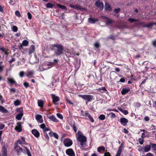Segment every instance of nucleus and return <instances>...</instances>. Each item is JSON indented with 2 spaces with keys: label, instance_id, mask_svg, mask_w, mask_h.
<instances>
[{
  "label": "nucleus",
  "instance_id": "obj_1",
  "mask_svg": "<svg viewBox=\"0 0 156 156\" xmlns=\"http://www.w3.org/2000/svg\"><path fill=\"white\" fill-rule=\"evenodd\" d=\"M52 46L57 48L56 50L55 51L56 55H59L62 54L64 49L62 45L56 43L53 44Z\"/></svg>",
  "mask_w": 156,
  "mask_h": 156
},
{
  "label": "nucleus",
  "instance_id": "obj_2",
  "mask_svg": "<svg viewBox=\"0 0 156 156\" xmlns=\"http://www.w3.org/2000/svg\"><path fill=\"white\" fill-rule=\"evenodd\" d=\"M81 134L82 133L78 131L77 133V135L76 137L78 141L80 143V145L83 146V143L86 141L87 139L85 136L82 135Z\"/></svg>",
  "mask_w": 156,
  "mask_h": 156
},
{
  "label": "nucleus",
  "instance_id": "obj_3",
  "mask_svg": "<svg viewBox=\"0 0 156 156\" xmlns=\"http://www.w3.org/2000/svg\"><path fill=\"white\" fill-rule=\"evenodd\" d=\"M78 96L79 97L82 98L86 101V104H87V102L91 101L94 98L93 96L90 94H79Z\"/></svg>",
  "mask_w": 156,
  "mask_h": 156
},
{
  "label": "nucleus",
  "instance_id": "obj_4",
  "mask_svg": "<svg viewBox=\"0 0 156 156\" xmlns=\"http://www.w3.org/2000/svg\"><path fill=\"white\" fill-rule=\"evenodd\" d=\"M17 112H19V113L16 116V119L20 120L21 119L23 115V110L22 108H19L16 109Z\"/></svg>",
  "mask_w": 156,
  "mask_h": 156
},
{
  "label": "nucleus",
  "instance_id": "obj_5",
  "mask_svg": "<svg viewBox=\"0 0 156 156\" xmlns=\"http://www.w3.org/2000/svg\"><path fill=\"white\" fill-rule=\"evenodd\" d=\"M14 150L16 151L18 155H19L22 152H23L22 149L17 144V143L15 144Z\"/></svg>",
  "mask_w": 156,
  "mask_h": 156
},
{
  "label": "nucleus",
  "instance_id": "obj_6",
  "mask_svg": "<svg viewBox=\"0 0 156 156\" xmlns=\"http://www.w3.org/2000/svg\"><path fill=\"white\" fill-rule=\"evenodd\" d=\"M63 143L65 146L68 147L71 146L72 145L73 142L71 140L67 138L64 140Z\"/></svg>",
  "mask_w": 156,
  "mask_h": 156
},
{
  "label": "nucleus",
  "instance_id": "obj_7",
  "mask_svg": "<svg viewBox=\"0 0 156 156\" xmlns=\"http://www.w3.org/2000/svg\"><path fill=\"white\" fill-rule=\"evenodd\" d=\"M66 154L70 156H75V154L72 149L69 148L66 150Z\"/></svg>",
  "mask_w": 156,
  "mask_h": 156
},
{
  "label": "nucleus",
  "instance_id": "obj_8",
  "mask_svg": "<svg viewBox=\"0 0 156 156\" xmlns=\"http://www.w3.org/2000/svg\"><path fill=\"white\" fill-rule=\"evenodd\" d=\"M95 5L97 7L100 8V9L102 10L104 8V4L102 2H100L99 1H97L95 4Z\"/></svg>",
  "mask_w": 156,
  "mask_h": 156
},
{
  "label": "nucleus",
  "instance_id": "obj_9",
  "mask_svg": "<svg viewBox=\"0 0 156 156\" xmlns=\"http://www.w3.org/2000/svg\"><path fill=\"white\" fill-rule=\"evenodd\" d=\"M69 6L71 8L76 9V10H84L86 9L85 8H82L81 6L79 5H76L75 6L72 5H69Z\"/></svg>",
  "mask_w": 156,
  "mask_h": 156
},
{
  "label": "nucleus",
  "instance_id": "obj_10",
  "mask_svg": "<svg viewBox=\"0 0 156 156\" xmlns=\"http://www.w3.org/2000/svg\"><path fill=\"white\" fill-rule=\"evenodd\" d=\"M120 122L122 126H125L128 122V121L125 118H121L120 119Z\"/></svg>",
  "mask_w": 156,
  "mask_h": 156
},
{
  "label": "nucleus",
  "instance_id": "obj_11",
  "mask_svg": "<svg viewBox=\"0 0 156 156\" xmlns=\"http://www.w3.org/2000/svg\"><path fill=\"white\" fill-rule=\"evenodd\" d=\"M51 95L52 97L54 103L55 105H57V102L59 100L58 97L55 96V95L53 94H51Z\"/></svg>",
  "mask_w": 156,
  "mask_h": 156
},
{
  "label": "nucleus",
  "instance_id": "obj_12",
  "mask_svg": "<svg viewBox=\"0 0 156 156\" xmlns=\"http://www.w3.org/2000/svg\"><path fill=\"white\" fill-rule=\"evenodd\" d=\"M98 21V19L90 17L88 19V22L89 23L94 24Z\"/></svg>",
  "mask_w": 156,
  "mask_h": 156
},
{
  "label": "nucleus",
  "instance_id": "obj_13",
  "mask_svg": "<svg viewBox=\"0 0 156 156\" xmlns=\"http://www.w3.org/2000/svg\"><path fill=\"white\" fill-rule=\"evenodd\" d=\"M35 119L40 123H42L43 122L42 116L41 115H37L35 116Z\"/></svg>",
  "mask_w": 156,
  "mask_h": 156
},
{
  "label": "nucleus",
  "instance_id": "obj_14",
  "mask_svg": "<svg viewBox=\"0 0 156 156\" xmlns=\"http://www.w3.org/2000/svg\"><path fill=\"white\" fill-rule=\"evenodd\" d=\"M33 134L36 137H38L40 135L39 132L36 129H34L31 131Z\"/></svg>",
  "mask_w": 156,
  "mask_h": 156
},
{
  "label": "nucleus",
  "instance_id": "obj_15",
  "mask_svg": "<svg viewBox=\"0 0 156 156\" xmlns=\"http://www.w3.org/2000/svg\"><path fill=\"white\" fill-rule=\"evenodd\" d=\"M2 156H7V147L5 146H4L2 149Z\"/></svg>",
  "mask_w": 156,
  "mask_h": 156
},
{
  "label": "nucleus",
  "instance_id": "obj_16",
  "mask_svg": "<svg viewBox=\"0 0 156 156\" xmlns=\"http://www.w3.org/2000/svg\"><path fill=\"white\" fill-rule=\"evenodd\" d=\"M130 90L129 88H123L121 91V93L122 95H125Z\"/></svg>",
  "mask_w": 156,
  "mask_h": 156
},
{
  "label": "nucleus",
  "instance_id": "obj_17",
  "mask_svg": "<svg viewBox=\"0 0 156 156\" xmlns=\"http://www.w3.org/2000/svg\"><path fill=\"white\" fill-rule=\"evenodd\" d=\"M34 73V72L33 71H28L27 73V76L29 78H31Z\"/></svg>",
  "mask_w": 156,
  "mask_h": 156
},
{
  "label": "nucleus",
  "instance_id": "obj_18",
  "mask_svg": "<svg viewBox=\"0 0 156 156\" xmlns=\"http://www.w3.org/2000/svg\"><path fill=\"white\" fill-rule=\"evenodd\" d=\"M105 9L107 11H110L112 10V8L111 6L107 2H105Z\"/></svg>",
  "mask_w": 156,
  "mask_h": 156
},
{
  "label": "nucleus",
  "instance_id": "obj_19",
  "mask_svg": "<svg viewBox=\"0 0 156 156\" xmlns=\"http://www.w3.org/2000/svg\"><path fill=\"white\" fill-rule=\"evenodd\" d=\"M8 83L11 84H14L15 85H16L17 84L16 82L13 78H8Z\"/></svg>",
  "mask_w": 156,
  "mask_h": 156
},
{
  "label": "nucleus",
  "instance_id": "obj_20",
  "mask_svg": "<svg viewBox=\"0 0 156 156\" xmlns=\"http://www.w3.org/2000/svg\"><path fill=\"white\" fill-rule=\"evenodd\" d=\"M0 50L4 52L5 55H7L9 53V50L7 49H5L3 47L0 48Z\"/></svg>",
  "mask_w": 156,
  "mask_h": 156
},
{
  "label": "nucleus",
  "instance_id": "obj_21",
  "mask_svg": "<svg viewBox=\"0 0 156 156\" xmlns=\"http://www.w3.org/2000/svg\"><path fill=\"white\" fill-rule=\"evenodd\" d=\"M35 51V46L34 45H31L30 46V48L29 51V54L30 55L33 53Z\"/></svg>",
  "mask_w": 156,
  "mask_h": 156
},
{
  "label": "nucleus",
  "instance_id": "obj_22",
  "mask_svg": "<svg viewBox=\"0 0 156 156\" xmlns=\"http://www.w3.org/2000/svg\"><path fill=\"white\" fill-rule=\"evenodd\" d=\"M0 112L3 113H7L8 110L3 106L0 105Z\"/></svg>",
  "mask_w": 156,
  "mask_h": 156
},
{
  "label": "nucleus",
  "instance_id": "obj_23",
  "mask_svg": "<svg viewBox=\"0 0 156 156\" xmlns=\"http://www.w3.org/2000/svg\"><path fill=\"white\" fill-rule=\"evenodd\" d=\"M48 118L54 122H58V120L53 115L50 116L48 117Z\"/></svg>",
  "mask_w": 156,
  "mask_h": 156
},
{
  "label": "nucleus",
  "instance_id": "obj_24",
  "mask_svg": "<svg viewBox=\"0 0 156 156\" xmlns=\"http://www.w3.org/2000/svg\"><path fill=\"white\" fill-rule=\"evenodd\" d=\"M151 148V146L150 145H146L144 148V151L145 152H147L150 151Z\"/></svg>",
  "mask_w": 156,
  "mask_h": 156
},
{
  "label": "nucleus",
  "instance_id": "obj_25",
  "mask_svg": "<svg viewBox=\"0 0 156 156\" xmlns=\"http://www.w3.org/2000/svg\"><path fill=\"white\" fill-rule=\"evenodd\" d=\"M16 129L18 132H20L22 131L21 125L20 124H19L15 128Z\"/></svg>",
  "mask_w": 156,
  "mask_h": 156
},
{
  "label": "nucleus",
  "instance_id": "obj_26",
  "mask_svg": "<svg viewBox=\"0 0 156 156\" xmlns=\"http://www.w3.org/2000/svg\"><path fill=\"white\" fill-rule=\"evenodd\" d=\"M38 104L39 106L41 107H43V102L41 100H38Z\"/></svg>",
  "mask_w": 156,
  "mask_h": 156
},
{
  "label": "nucleus",
  "instance_id": "obj_27",
  "mask_svg": "<svg viewBox=\"0 0 156 156\" xmlns=\"http://www.w3.org/2000/svg\"><path fill=\"white\" fill-rule=\"evenodd\" d=\"M25 147V150L23 152L24 153L27 152V155L29 156H31V154L30 151H29V150H28V149H27V148L26 147Z\"/></svg>",
  "mask_w": 156,
  "mask_h": 156
},
{
  "label": "nucleus",
  "instance_id": "obj_28",
  "mask_svg": "<svg viewBox=\"0 0 156 156\" xmlns=\"http://www.w3.org/2000/svg\"><path fill=\"white\" fill-rule=\"evenodd\" d=\"M106 23L108 24H110L113 23V20L109 18L106 20Z\"/></svg>",
  "mask_w": 156,
  "mask_h": 156
},
{
  "label": "nucleus",
  "instance_id": "obj_29",
  "mask_svg": "<svg viewBox=\"0 0 156 156\" xmlns=\"http://www.w3.org/2000/svg\"><path fill=\"white\" fill-rule=\"evenodd\" d=\"M57 5L58 7L60 8L61 9H62L64 10L67 9L66 7L64 5H62L60 4H57Z\"/></svg>",
  "mask_w": 156,
  "mask_h": 156
},
{
  "label": "nucleus",
  "instance_id": "obj_30",
  "mask_svg": "<svg viewBox=\"0 0 156 156\" xmlns=\"http://www.w3.org/2000/svg\"><path fill=\"white\" fill-rule=\"evenodd\" d=\"M154 24L153 23H150L147 24L145 26V27H146L148 28H152V26Z\"/></svg>",
  "mask_w": 156,
  "mask_h": 156
},
{
  "label": "nucleus",
  "instance_id": "obj_31",
  "mask_svg": "<svg viewBox=\"0 0 156 156\" xmlns=\"http://www.w3.org/2000/svg\"><path fill=\"white\" fill-rule=\"evenodd\" d=\"M118 109L125 115H126L128 113V112L127 110H123L121 108H118Z\"/></svg>",
  "mask_w": 156,
  "mask_h": 156
},
{
  "label": "nucleus",
  "instance_id": "obj_32",
  "mask_svg": "<svg viewBox=\"0 0 156 156\" xmlns=\"http://www.w3.org/2000/svg\"><path fill=\"white\" fill-rule=\"evenodd\" d=\"M29 42L26 40H24L22 42V44L24 46H27Z\"/></svg>",
  "mask_w": 156,
  "mask_h": 156
},
{
  "label": "nucleus",
  "instance_id": "obj_33",
  "mask_svg": "<svg viewBox=\"0 0 156 156\" xmlns=\"http://www.w3.org/2000/svg\"><path fill=\"white\" fill-rule=\"evenodd\" d=\"M105 147L103 146H101L100 147H99L97 150V151L98 152H100L101 150H102L103 151H104L105 150Z\"/></svg>",
  "mask_w": 156,
  "mask_h": 156
},
{
  "label": "nucleus",
  "instance_id": "obj_34",
  "mask_svg": "<svg viewBox=\"0 0 156 156\" xmlns=\"http://www.w3.org/2000/svg\"><path fill=\"white\" fill-rule=\"evenodd\" d=\"M14 103L15 106H18L20 104V101L19 100L17 99L14 101Z\"/></svg>",
  "mask_w": 156,
  "mask_h": 156
},
{
  "label": "nucleus",
  "instance_id": "obj_35",
  "mask_svg": "<svg viewBox=\"0 0 156 156\" xmlns=\"http://www.w3.org/2000/svg\"><path fill=\"white\" fill-rule=\"evenodd\" d=\"M105 115L101 114V115L98 118L101 120H104L105 119Z\"/></svg>",
  "mask_w": 156,
  "mask_h": 156
},
{
  "label": "nucleus",
  "instance_id": "obj_36",
  "mask_svg": "<svg viewBox=\"0 0 156 156\" xmlns=\"http://www.w3.org/2000/svg\"><path fill=\"white\" fill-rule=\"evenodd\" d=\"M54 6V5L50 3H47L46 7L47 8H52Z\"/></svg>",
  "mask_w": 156,
  "mask_h": 156
},
{
  "label": "nucleus",
  "instance_id": "obj_37",
  "mask_svg": "<svg viewBox=\"0 0 156 156\" xmlns=\"http://www.w3.org/2000/svg\"><path fill=\"white\" fill-rule=\"evenodd\" d=\"M143 138H139V143L141 144L142 145L143 144V143L144 142V140L143 139Z\"/></svg>",
  "mask_w": 156,
  "mask_h": 156
},
{
  "label": "nucleus",
  "instance_id": "obj_38",
  "mask_svg": "<svg viewBox=\"0 0 156 156\" xmlns=\"http://www.w3.org/2000/svg\"><path fill=\"white\" fill-rule=\"evenodd\" d=\"M12 30L14 32H16L17 31L18 28L16 26H14L12 27Z\"/></svg>",
  "mask_w": 156,
  "mask_h": 156
},
{
  "label": "nucleus",
  "instance_id": "obj_39",
  "mask_svg": "<svg viewBox=\"0 0 156 156\" xmlns=\"http://www.w3.org/2000/svg\"><path fill=\"white\" fill-rule=\"evenodd\" d=\"M57 116L60 118V119H62L63 118V117L62 114H61L60 113H58L57 114Z\"/></svg>",
  "mask_w": 156,
  "mask_h": 156
},
{
  "label": "nucleus",
  "instance_id": "obj_40",
  "mask_svg": "<svg viewBox=\"0 0 156 156\" xmlns=\"http://www.w3.org/2000/svg\"><path fill=\"white\" fill-rule=\"evenodd\" d=\"M25 74V73L23 71H21L19 73V76L20 77H22L24 76V75Z\"/></svg>",
  "mask_w": 156,
  "mask_h": 156
},
{
  "label": "nucleus",
  "instance_id": "obj_41",
  "mask_svg": "<svg viewBox=\"0 0 156 156\" xmlns=\"http://www.w3.org/2000/svg\"><path fill=\"white\" fill-rule=\"evenodd\" d=\"M15 14L16 15L19 17H20L21 16V15L20 12L18 11H16L15 12Z\"/></svg>",
  "mask_w": 156,
  "mask_h": 156
},
{
  "label": "nucleus",
  "instance_id": "obj_42",
  "mask_svg": "<svg viewBox=\"0 0 156 156\" xmlns=\"http://www.w3.org/2000/svg\"><path fill=\"white\" fill-rule=\"evenodd\" d=\"M98 90L99 91H101V90H103V91H105L107 90L104 87H102L101 88H98Z\"/></svg>",
  "mask_w": 156,
  "mask_h": 156
},
{
  "label": "nucleus",
  "instance_id": "obj_43",
  "mask_svg": "<svg viewBox=\"0 0 156 156\" xmlns=\"http://www.w3.org/2000/svg\"><path fill=\"white\" fill-rule=\"evenodd\" d=\"M23 85L26 88H27L28 87L30 86L29 83L26 82H25L24 83Z\"/></svg>",
  "mask_w": 156,
  "mask_h": 156
},
{
  "label": "nucleus",
  "instance_id": "obj_44",
  "mask_svg": "<svg viewBox=\"0 0 156 156\" xmlns=\"http://www.w3.org/2000/svg\"><path fill=\"white\" fill-rule=\"evenodd\" d=\"M94 46L97 48H99V44L98 42H96L94 44Z\"/></svg>",
  "mask_w": 156,
  "mask_h": 156
},
{
  "label": "nucleus",
  "instance_id": "obj_45",
  "mask_svg": "<svg viewBox=\"0 0 156 156\" xmlns=\"http://www.w3.org/2000/svg\"><path fill=\"white\" fill-rule=\"evenodd\" d=\"M40 127L43 129L45 128L46 126L45 124L44 123H43L42 124H41L40 126Z\"/></svg>",
  "mask_w": 156,
  "mask_h": 156
},
{
  "label": "nucleus",
  "instance_id": "obj_46",
  "mask_svg": "<svg viewBox=\"0 0 156 156\" xmlns=\"http://www.w3.org/2000/svg\"><path fill=\"white\" fill-rule=\"evenodd\" d=\"M5 125L2 123H0V130L3 129L5 127Z\"/></svg>",
  "mask_w": 156,
  "mask_h": 156
},
{
  "label": "nucleus",
  "instance_id": "obj_47",
  "mask_svg": "<svg viewBox=\"0 0 156 156\" xmlns=\"http://www.w3.org/2000/svg\"><path fill=\"white\" fill-rule=\"evenodd\" d=\"M88 117L90 120L91 122H94V120L90 115H89V117Z\"/></svg>",
  "mask_w": 156,
  "mask_h": 156
},
{
  "label": "nucleus",
  "instance_id": "obj_48",
  "mask_svg": "<svg viewBox=\"0 0 156 156\" xmlns=\"http://www.w3.org/2000/svg\"><path fill=\"white\" fill-rule=\"evenodd\" d=\"M27 15H28V18L30 20L32 18V15H31V13L29 12H28L27 13Z\"/></svg>",
  "mask_w": 156,
  "mask_h": 156
},
{
  "label": "nucleus",
  "instance_id": "obj_49",
  "mask_svg": "<svg viewBox=\"0 0 156 156\" xmlns=\"http://www.w3.org/2000/svg\"><path fill=\"white\" fill-rule=\"evenodd\" d=\"M129 21L130 22H133L134 21H137V20H136L132 18H129Z\"/></svg>",
  "mask_w": 156,
  "mask_h": 156
},
{
  "label": "nucleus",
  "instance_id": "obj_50",
  "mask_svg": "<svg viewBox=\"0 0 156 156\" xmlns=\"http://www.w3.org/2000/svg\"><path fill=\"white\" fill-rule=\"evenodd\" d=\"M123 146V145L122 144V143L119 147L118 151H122V148Z\"/></svg>",
  "mask_w": 156,
  "mask_h": 156
},
{
  "label": "nucleus",
  "instance_id": "obj_51",
  "mask_svg": "<svg viewBox=\"0 0 156 156\" xmlns=\"http://www.w3.org/2000/svg\"><path fill=\"white\" fill-rule=\"evenodd\" d=\"M53 136L55 137L56 139H58V135L55 133H53Z\"/></svg>",
  "mask_w": 156,
  "mask_h": 156
},
{
  "label": "nucleus",
  "instance_id": "obj_52",
  "mask_svg": "<svg viewBox=\"0 0 156 156\" xmlns=\"http://www.w3.org/2000/svg\"><path fill=\"white\" fill-rule=\"evenodd\" d=\"M152 147L154 150H156V144H152Z\"/></svg>",
  "mask_w": 156,
  "mask_h": 156
},
{
  "label": "nucleus",
  "instance_id": "obj_53",
  "mask_svg": "<svg viewBox=\"0 0 156 156\" xmlns=\"http://www.w3.org/2000/svg\"><path fill=\"white\" fill-rule=\"evenodd\" d=\"M120 10V8H118V9H114V12L116 13H118Z\"/></svg>",
  "mask_w": 156,
  "mask_h": 156
},
{
  "label": "nucleus",
  "instance_id": "obj_54",
  "mask_svg": "<svg viewBox=\"0 0 156 156\" xmlns=\"http://www.w3.org/2000/svg\"><path fill=\"white\" fill-rule=\"evenodd\" d=\"M73 128L75 132L76 133L77 131V129L76 128V126L74 124L73 125Z\"/></svg>",
  "mask_w": 156,
  "mask_h": 156
},
{
  "label": "nucleus",
  "instance_id": "obj_55",
  "mask_svg": "<svg viewBox=\"0 0 156 156\" xmlns=\"http://www.w3.org/2000/svg\"><path fill=\"white\" fill-rule=\"evenodd\" d=\"M90 115L89 114V113H88L87 111L85 112V114L84 115H83V116H87L88 117H89V115Z\"/></svg>",
  "mask_w": 156,
  "mask_h": 156
},
{
  "label": "nucleus",
  "instance_id": "obj_56",
  "mask_svg": "<svg viewBox=\"0 0 156 156\" xmlns=\"http://www.w3.org/2000/svg\"><path fill=\"white\" fill-rule=\"evenodd\" d=\"M152 44L154 47H156V39L152 42Z\"/></svg>",
  "mask_w": 156,
  "mask_h": 156
},
{
  "label": "nucleus",
  "instance_id": "obj_57",
  "mask_svg": "<svg viewBox=\"0 0 156 156\" xmlns=\"http://www.w3.org/2000/svg\"><path fill=\"white\" fill-rule=\"evenodd\" d=\"M104 156H111V155L110 153L108 152L105 153Z\"/></svg>",
  "mask_w": 156,
  "mask_h": 156
},
{
  "label": "nucleus",
  "instance_id": "obj_58",
  "mask_svg": "<svg viewBox=\"0 0 156 156\" xmlns=\"http://www.w3.org/2000/svg\"><path fill=\"white\" fill-rule=\"evenodd\" d=\"M121 151H118V152L115 155V156H120L121 155Z\"/></svg>",
  "mask_w": 156,
  "mask_h": 156
},
{
  "label": "nucleus",
  "instance_id": "obj_59",
  "mask_svg": "<svg viewBox=\"0 0 156 156\" xmlns=\"http://www.w3.org/2000/svg\"><path fill=\"white\" fill-rule=\"evenodd\" d=\"M21 139L23 141V143L25 144H26L25 143V138L23 137H21Z\"/></svg>",
  "mask_w": 156,
  "mask_h": 156
},
{
  "label": "nucleus",
  "instance_id": "obj_60",
  "mask_svg": "<svg viewBox=\"0 0 156 156\" xmlns=\"http://www.w3.org/2000/svg\"><path fill=\"white\" fill-rule=\"evenodd\" d=\"M15 60V59L14 58H12V59L9 61L10 63H11L12 62L14 61Z\"/></svg>",
  "mask_w": 156,
  "mask_h": 156
},
{
  "label": "nucleus",
  "instance_id": "obj_61",
  "mask_svg": "<svg viewBox=\"0 0 156 156\" xmlns=\"http://www.w3.org/2000/svg\"><path fill=\"white\" fill-rule=\"evenodd\" d=\"M125 79L124 78H122L120 80L119 82L122 83H123L125 82Z\"/></svg>",
  "mask_w": 156,
  "mask_h": 156
},
{
  "label": "nucleus",
  "instance_id": "obj_62",
  "mask_svg": "<svg viewBox=\"0 0 156 156\" xmlns=\"http://www.w3.org/2000/svg\"><path fill=\"white\" fill-rule=\"evenodd\" d=\"M139 149H138V150L139 151H142L143 150V148L140 146H138Z\"/></svg>",
  "mask_w": 156,
  "mask_h": 156
},
{
  "label": "nucleus",
  "instance_id": "obj_63",
  "mask_svg": "<svg viewBox=\"0 0 156 156\" xmlns=\"http://www.w3.org/2000/svg\"><path fill=\"white\" fill-rule=\"evenodd\" d=\"M146 156H154V155L151 153H148L147 154Z\"/></svg>",
  "mask_w": 156,
  "mask_h": 156
},
{
  "label": "nucleus",
  "instance_id": "obj_64",
  "mask_svg": "<svg viewBox=\"0 0 156 156\" xmlns=\"http://www.w3.org/2000/svg\"><path fill=\"white\" fill-rule=\"evenodd\" d=\"M144 119L145 121H148L149 120V118L148 116H146L144 117Z\"/></svg>",
  "mask_w": 156,
  "mask_h": 156
}]
</instances>
